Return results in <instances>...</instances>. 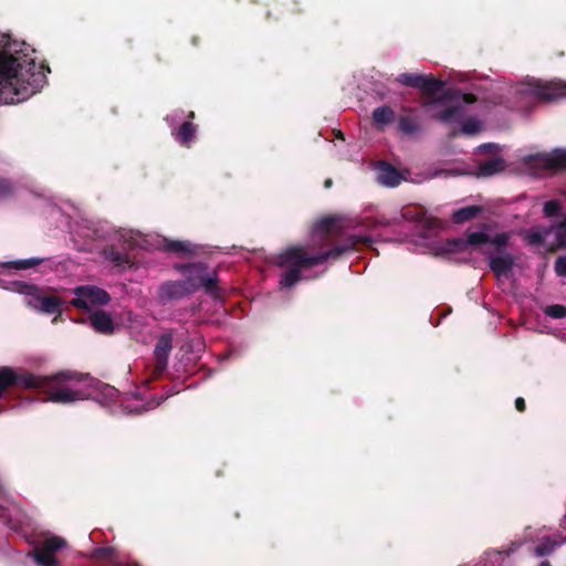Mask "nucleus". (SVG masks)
Segmentation results:
<instances>
[{
  "instance_id": "obj_1",
  "label": "nucleus",
  "mask_w": 566,
  "mask_h": 566,
  "mask_svg": "<svg viewBox=\"0 0 566 566\" xmlns=\"http://www.w3.org/2000/svg\"><path fill=\"white\" fill-rule=\"evenodd\" d=\"M50 70L23 41L0 33V104H18L39 93Z\"/></svg>"
},
{
  "instance_id": "obj_2",
  "label": "nucleus",
  "mask_w": 566,
  "mask_h": 566,
  "mask_svg": "<svg viewBox=\"0 0 566 566\" xmlns=\"http://www.w3.org/2000/svg\"><path fill=\"white\" fill-rule=\"evenodd\" d=\"M18 385L23 388H40L49 392V401L72 403L91 398L85 384L71 373H60L52 377H42L10 367L0 368V397L7 387Z\"/></svg>"
},
{
  "instance_id": "obj_3",
  "label": "nucleus",
  "mask_w": 566,
  "mask_h": 566,
  "mask_svg": "<svg viewBox=\"0 0 566 566\" xmlns=\"http://www.w3.org/2000/svg\"><path fill=\"white\" fill-rule=\"evenodd\" d=\"M363 238H356L350 245L340 244L329 250L318 252L316 254L310 253L303 245H294L287 248L277 258V264L281 268L286 269L282 274L280 284L282 287L289 289L301 281V272L305 269H311L316 265H321L328 259H336L343 253L353 249V245L361 241Z\"/></svg>"
},
{
  "instance_id": "obj_4",
  "label": "nucleus",
  "mask_w": 566,
  "mask_h": 566,
  "mask_svg": "<svg viewBox=\"0 0 566 566\" xmlns=\"http://www.w3.org/2000/svg\"><path fill=\"white\" fill-rule=\"evenodd\" d=\"M452 106L434 117L442 123H458L461 133L464 135H474L481 132L482 122L470 115L469 106L475 103V97L471 94L455 93L452 97Z\"/></svg>"
},
{
  "instance_id": "obj_5",
  "label": "nucleus",
  "mask_w": 566,
  "mask_h": 566,
  "mask_svg": "<svg viewBox=\"0 0 566 566\" xmlns=\"http://www.w3.org/2000/svg\"><path fill=\"white\" fill-rule=\"evenodd\" d=\"M515 93L532 101L554 102L566 98V82L560 80L541 81L532 78L517 84Z\"/></svg>"
},
{
  "instance_id": "obj_6",
  "label": "nucleus",
  "mask_w": 566,
  "mask_h": 566,
  "mask_svg": "<svg viewBox=\"0 0 566 566\" xmlns=\"http://www.w3.org/2000/svg\"><path fill=\"white\" fill-rule=\"evenodd\" d=\"M174 269L181 275L191 294L201 289L211 292L218 280L216 271L209 269L205 263H177Z\"/></svg>"
},
{
  "instance_id": "obj_7",
  "label": "nucleus",
  "mask_w": 566,
  "mask_h": 566,
  "mask_svg": "<svg viewBox=\"0 0 566 566\" xmlns=\"http://www.w3.org/2000/svg\"><path fill=\"white\" fill-rule=\"evenodd\" d=\"M509 241L510 234L507 232L497 233L490 242V247L493 248L484 251L489 258L490 269L497 277L507 276L515 264V258L505 250Z\"/></svg>"
},
{
  "instance_id": "obj_8",
  "label": "nucleus",
  "mask_w": 566,
  "mask_h": 566,
  "mask_svg": "<svg viewBox=\"0 0 566 566\" xmlns=\"http://www.w3.org/2000/svg\"><path fill=\"white\" fill-rule=\"evenodd\" d=\"M525 165L533 176H542L547 170L566 169V149L528 156L525 158Z\"/></svg>"
},
{
  "instance_id": "obj_9",
  "label": "nucleus",
  "mask_w": 566,
  "mask_h": 566,
  "mask_svg": "<svg viewBox=\"0 0 566 566\" xmlns=\"http://www.w3.org/2000/svg\"><path fill=\"white\" fill-rule=\"evenodd\" d=\"M66 541L57 535H50L44 538L41 546L34 548L30 556L38 566H60L55 552L66 547Z\"/></svg>"
},
{
  "instance_id": "obj_10",
  "label": "nucleus",
  "mask_w": 566,
  "mask_h": 566,
  "mask_svg": "<svg viewBox=\"0 0 566 566\" xmlns=\"http://www.w3.org/2000/svg\"><path fill=\"white\" fill-rule=\"evenodd\" d=\"M20 293L24 294V303L36 311L53 314L60 311L61 303L56 297L44 296L34 285L19 284Z\"/></svg>"
},
{
  "instance_id": "obj_11",
  "label": "nucleus",
  "mask_w": 566,
  "mask_h": 566,
  "mask_svg": "<svg viewBox=\"0 0 566 566\" xmlns=\"http://www.w3.org/2000/svg\"><path fill=\"white\" fill-rule=\"evenodd\" d=\"M118 241L123 243L124 250H130L136 247H144L148 241L139 233L130 230H122L118 233ZM105 259L115 265H124L130 262L129 255L126 251L119 252L111 249L105 253Z\"/></svg>"
},
{
  "instance_id": "obj_12",
  "label": "nucleus",
  "mask_w": 566,
  "mask_h": 566,
  "mask_svg": "<svg viewBox=\"0 0 566 566\" xmlns=\"http://www.w3.org/2000/svg\"><path fill=\"white\" fill-rule=\"evenodd\" d=\"M74 294L75 298L72 301V304L86 310L105 305L109 301L108 293L95 285L78 286L74 290Z\"/></svg>"
},
{
  "instance_id": "obj_13",
  "label": "nucleus",
  "mask_w": 566,
  "mask_h": 566,
  "mask_svg": "<svg viewBox=\"0 0 566 566\" xmlns=\"http://www.w3.org/2000/svg\"><path fill=\"white\" fill-rule=\"evenodd\" d=\"M397 81L402 85L416 87L428 93H436L443 86V83L440 80L418 73L399 74Z\"/></svg>"
},
{
  "instance_id": "obj_14",
  "label": "nucleus",
  "mask_w": 566,
  "mask_h": 566,
  "mask_svg": "<svg viewBox=\"0 0 566 566\" xmlns=\"http://www.w3.org/2000/svg\"><path fill=\"white\" fill-rule=\"evenodd\" d=\"M0 497L2 499V503H0V518L7 526L12 530H17L24 522V513L18 504L4 496V491L1 484Z\"/></svg>"
},
{
  "instance_id": "obj_15",
  "label": "nucleus",
  "mask_w": 566,
  "mask_h": 566,
  "mask_svg": "<svg viewBox=\"0 0 566 566\" xmlns=\"http://www.w3.org/2000/svg\"><path fill=\"white\" fill-rule=\"evenodd\" d=\"M192 295L182 279L164 282L158 289V297L161 302L180 300Z\"/></svg>"
},
{
  "instance_id": "obj_16",
  "label": "nucleus",
  "mask_w": 566,
  "mask_h": 566,
  "mask_svg": "<svg viewBox=\"0 0 566 566\" xmlns=\"http://www.w3.org/2000/svg\"><path fill=\"white\" fill-rule=\"evenodd\" d=\"M171 349L172 335L171 333H165L159 337L154 350L156 357L155 373L157 375H160L167 368Z\"/></svg>"
},
{
  "instance_id": "obj_17",
  "label": "nucleus",
  "mask_w": 566,
  "mask_h": 566,
  "mask_svg": "<svg viewBox=\"0 0 566 566\" xmlns=\"http://www.w3.org/2000/svg\"><path fill=\"white\" fill-rule=\"evenodd\" d=\"M377 180L380 185L386 187H397L401 180V174L391 165L380 163L376 167Z\"/></svg>"
},
{
  "instance_id": "obj_18",
  "label": "nucleus",
  "mask_w": 566,
  "mask_h": 566,
  "mask_svg": "<svg viewBox=\"0 0 566 566\" xmlns=\"http://www.w3.org/2000/svg\"><path fill=\"white\" fill-rule=\"evenodd\" d=\"M119 401H120V403L124 405V409L127 413H140L143 411L154 409L157 406H159L161 399L153 397L150 400H148L144 405H140L142 399H140L139 395H134L129 398L128 397L122 398Z\"/></svg>"
},
{
  "instance_id": "obj_19",
  "label": "nucleus",
  "mask_w": 566,
  "mask_h": 566,
  "mask_svg": "<svg viewBox=\"0 0 566 566\" xmlns=\"http://www.w3.org/2000/svg\"><path fill=\"white\" fill-rule=\"evenodd\" d=\"M158 247L179 256L193 255L197 251V247L195 244L189 241L181 240L163 239L158 243Z\"/></svg>"
},
{
  "instance_id": "obj_20",
  "label": "nucleus",
  "mask_w": 566,
  "mask_h": 566,
  "mask_svg": "<svg viewBox=\"0 0 566 566\" xmlns=\"http://www.w3.org/2000/svg\"><path fill=\"white\" fill-rule=\"evenodd\" d=\"M523 545L522 541H514L505 549H492L484 553V560L492 566H500L506 557L515 553Z\"/></svg>"
},
{
  "instance_id": "obj_21",
  "label": "nucleus",
  "mask_w": 566,
  "mask_h": 566,
  "mask_svg": "<svg viewBox=\"0 0 566 566\" xmlns=\"http://www.w3.org/2000/svg\"><path fill=\"white\" fill-rule=\"evenodd\" d=\"M91 325L93 328L103 334L112 333L114 329L113 319L109 314L97 311L91 314L90 316Z\"/></svg>"
},
{
  "instance_id": "obj_22",
  "label": "nucleus",
  "mask_w": 566,
  "mask_h": 566,
  "mask_svg": "<svg viewBox=\"0 0 566 566\" xmlns=\"http://www.w3.org/2000/svg\"><path fill=\"white\" fill-rule=\"evenodd\" d=\"M43 261V258H29L17 261L2 262L0 263V275L6 274L10 270H28L39 265Z\"/></svg>"
},
{
  "instance_id": "obj_23",
  "label": "nucleus",
  "mask_w": 566,
  "mask_h": 566,
  "mask_svg": "<svg viewBox=\"0 0 566 566\" xmlns=\"http://www.w3.org/2000/svg\"><path fill=\"white\" fill-rule=\"evenodd\" d=\"M566 543V537L556 535L554 538L544 537L541 543L534 549V554L537 557H543L552 554L556 547Z\"/></svg>"
},
{
  "instance_id": "obj_24",
  "label": "nucleus",
  "mask_w": 566,
  "mask_h": 566,
  "mask_svg": "<svg viewBox=\"0 0 566 566\" xmlns=\"http://www.w3.org/2000/svg\"><path fill=\"white\" fill-rule=\"evenodd\" d=\"M505 169V161L501 157L491 158L478 166L476 175L480 177L493 176Z\"/></svg>"
},
{
  "instance_id": "obj_25",
  "label": "nucleus",
  "mask_w": 566,
  "mask_h": 566,
  "mask_svg": "<svg viewBox=\"0 0 566 566\" xmlns=\"http://www.w3.org/2000/svg\"><path fill=\"white\" fill-rule=\"evenodd\" d=\"M340 229V219L326 217L318 220L313 227V234H325Z\"/></svg>"
},
{
  "instance_id": "obj_26",
  "label": "nucleus",
  "mask_w": 566,
  "mask_h": 566,
  "mask_svg": "<svg viewBox=\"0 0 566 566\" xmlns=\"http://www.w3.org/2000/svg\"><path fill=\"white\" fill-rule=\"evenodd\" d=\"M489 228L486 226H483L480 230L473 231L468 234L465 244L468 245H485V250L492 249L493 247H490V242L492 238L488 235Z\"/></svg>"
},
{
  "instance_id": "obj_27",
  "label": "nucleus",
  "mask_w": 566,
  "mask_h": 566,
  "mask_svg": "<svg viewBox=\"0 0 566 566\" xmlns=\"http://www.w3.org/2000/svg\"><path fill=\"white\" fill-rule=\"evenodd\" d=\"M481 211L479 206L463 207L452 212V220L454 223H463L474 219Z\"/></svg>"
},
{
  "instance_id": "obj_28",
  "label": "nucleus",
  "mask_w": 566,
  "mask_h": 566,
  "mask_svg": "<svg viewBox=\"0 0 566 566\" xmlns=\"http://www.w3.org/2000/svg\"><path fill=\"white\" fill-rule=\"evenodd\" d=\"M196 134V127L190 122H185L180 127L172 132L175 139L181 145H188Z\"/></svg>"
},
{
  "instance_id": "obj_29",
  "label": "nucleus",
  "mask_w": 566,
  "mask_h": 566,
  "mask_svg": "<svg viewBox=\"0 0 566 566\" xmlns=\"http://www.w3.org/2000/svg\"><path fill=\"white\" fill-rule=\"evenodd\" d=\"M551 232L552 228L535 227L526 232L525 240L531 245H539L544 243L545 239Z\"/></svg>"
},
{
  "instance_id": "obj_30",
  "label": "nucleus",
  "mask_w": 566,
  "mask_h": 566,
  "mask_svg": "<svg viewBox=\"0 0 566 566\" xmlns=\"http://www.w3.org/2000/svg\"><path fill=\"white\" fill-rule=\"evenodd\" d=\"M373 119L379 125H386L392 122L394 112L388 106H380L374 109Z\"/></svg>"
},
{
  "instance_id": "obj_31",
  "label": "nucleus",
  "mask_w": 566,
  "mask_h": 566,
  "mask_svg": "<svg viewBox=\"0 0 566 566\" xmlns=\"http://www.w3.org/2000/svg\"><path fill=\"white\" fill-rule=\"evenodd\" d=\"M399 129L405 134H415L418 130L417 122L409 116L401 117L398 122Z\"/></svg>"
},
{
  "instance_id": "obj_32",
  "label": "nucleus",
  "mask_w": 566,
  "mask_h": 566,
  "mask_svg": "<svg viewBox=\"0 0 566 566\" xmlns=\"http://www.w3.org/2000/svg\"><path fill=\"white\" fill-rule=\"evenodd\" d=\"M544 313L552 318H564L566 317V306L560 304L548 305L544 308Z\"/></svg>"
},
{
  "instance_id": "obj_33",
  "label": "nucleus",
  "mask_w": 566,
  "mask_h": 566,
  "mask_svg": "<svg viewBox=\"0 0 566 566\" xmlns=\"http://www.w3.org/2000/svg\"><path fill=\"white\" fill-rule=\"evenodd\" d=\"M562 206L557 200H549L544 203L543 212L546 217H557L560 214Z\"/></svg>"
},
{
  "instance_id": "obj_34",
  "label": "nucleus",
  "mask_w": 566,
  "mask_h": 566,
  "mask_svg": "<svg viewBox=\"0 0 566 566\" xmlns=\"http://www.w3.org/2000/svg\"><path fill=\"white\" fill-rule=\"evenodd\" d=\"M74 233H98V230L92 221L84 220L77 226Z\"/></svg>"
},
{
  "instance_id": "obj_35",
  "label": "nucleus",
  "mask_w": 566,
  "mask_h": 566,
  "mask_svg": "<svg viewBox=\"0 0 566 566\" xmlns=\"http://www.w3.org/2000/svg\"><path fill=\"white\" fill-rule=\"evenodd\" d=\"M91 557H93V558H99V557L114 558V557H116L115 548L114 547L97 548L91 554Z\"/></svg>"
},
{
  "instance_id": "obj_36",
  "label": "nucleus",
  "mask_w": 566,
  "mask_h": 566,
  "mask_svg": "<svg viewBox=\"0 0 566 566\" xmlns=\"http://www.w3.org/2000/svg\"><path fill=\"white\" fill-rule=\"evenodd\" d=\"M555 271L559 276H566V256L557 258L555 262Z\"/></svg>"
},
{
  "instance_id": "obj_37",
  "label": "nucleus",
  "mask_w": 566,
  "mask_h": 566,
  "mask_svg": "<svg viewBox=\"0 0 566 566\" xmlns=\"http://www.w3.org/2000/svg\"><path fill=\"white\" fill-rule=\"evenodd\" d=\"M11 192V185L4 179H0V199L8 197Z\"/></svg>"
},
{
  "instance_id": "obj_38",
  "label": "nucleus",
  "mask_w": 566,
  "mask_h": 566,
  "mask_svg": "<svg viewBox=\"0 0 566 566\" xmlns=\"http://www.w3.org/2000/svg\"><path fill=\"white\" fill-rule=\"evenodd\" d=\"M181 115H182L181 111L174 112L166 117V120L169 123V125L172 126L175 123H177L180 119Z\"/></svg>"
},
{
  "instance_id": "obj_39",
  "label": "nucleus",
  "mask_w": 566,
  "mask_h": 566,
  "mask_svg": "<svg viewBox=\"0 0 566 566\" xmlns=\"http://www.w3.org/2000/svg\"><path fill=\"white\" fill-rule=\"evenodd\" d=\"M105 395L107 397H114L115 395H117V390L114 387L105 386Z\"/></svg>"
},
{
  "instance_id": "obj_40",
  "label": "nucleus",
  "mask_w": 566,
  "mask_h": 566,
  "mask_svg": "<svg viewBox=\"0 0 566 566\" xmlns=\"http://www.w3.org/2000/svg\"><path fill=\"white\" fill-rule=\"evenodd\" d=\"M515 407H516V409H517V410H520V411L524 410V408H525V401H524V399H523V398H517V399L515 400Z\"/></svg>"
},
{
  "instance_id": "obj_41",
  "label": "nucleus",
  "mask_w": 566,
  "mask_h": 566,
  "mask_svg": "<svg viewBox=\"0 0 566 566\" xmlns=\"http://www.w3.org/2000/svg\"><path fill=\"white\" fill-rule=\"evenodd\" d=\"M115 565H116V566H139V565L134 564V563H132V562L123 563V562H119V560H116V562H115Z\"/></svg>"
},
{
  "instance_id": "obj_42",
  "label": "nucleus",
  "mask_w": 566,
  "mask_h": 566,
  "mask_svg": "<svg viewBox=\"0 0 566 566\" xmlns=\"http://www.w3.org/2000/svg\"><path fill=\"white\" fill-rule=\"evenodd\" d=\"M556 229L558 231L560 230H566V217L564 218V220L556 227Z\"/></svg>"
},
{
  "instance_id": "obj_43",
  "label": "nucleus",
  "mask_w": 566,
  "mask_h": 566,
  "mask_svg": "<svg viewBox=\"0 0 566 566\" xmlns=\"http://www.w3.org/2000/svg\"><path fill=\"white\" fill-rule=\"evenodd\" d=\"M492 147H493V144H483V145L479 146V149L485 150V149H489V148H492Z\"/></svg>"
},
{
  "instance_id": "obj_44",
  "label": "nucleus",
  "mask_w": 566,
  "mask_h": 566,
  "mask_svg": "<svg viewBox=\"0 0 566 566\" xmlns=\"http://www.w3.org/2000/svg\"><path fill=\"white\" fill-rule=\"evenodd\" d=\"M538 566H551L547 560L542 562Z\"/></svg>"
},
{
  "instance_id": "obj_45",
  "label": "nucleus",
  "mask_w": 566,
  "mask_h": 566,
  "mask_svg": "<svg viewBox=\"0 0 566 566\" xmlns=\"http://www.w3.org/2000/svg\"><path fill=\"white\" fill-rule=\"evenodd\" d=\"M331 182H332V181H331L329 179H328V180H326L325 186H326V187H329V186H331Z\"/></svg>"
}]
</instances>
